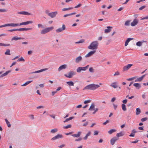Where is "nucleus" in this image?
<instances>
[{"instance_id": "nucleus-1", "label": "nucleus", "mask_w": 148, "mask_h": 148, "mask_svg": "<svg viewBox=\"0 0 148 148\" xmlns=\"http://www.w3.org/2000/svg\"><path fill=\"white\" fill-rule=\"evenodd\" d=\"M100 87V86L97 84H91L88 85L84 87V89L95 90Z\"/></svg>"}, {"instance_id": "nucleus-2", "label": "nucleus", "mask_w": 148, "mask_h": 148, "mask_svg": "<svg viewBox=\"0 0 148 148\" xmlns=\"http://www.w3.org/2000/svg\"><path fill=\"white\" fill-rule=\"evenodd\" d=\"M98 43L97 41L92 42L88 47V48L90 49H96L97 48Z\"/></svg>"}, {"instance_id": "nucleus-3", "label": "nucleus", "mask_w": 148, "mask_h": 148, "mask_svg": "<svg viewBox=\"0 0 148 148\" xmlns=\"http://www.w3.org/2000/svg\"><path fill=\"white\" fill-rule=\"evenodd\" d=\"M53 27H47L44 29H42L40 33L41 34H45L46 33H48L50 31L53 30Z\"/></svg>"}, {"instance_id": "nucleus-4", "label": "nucleus", "mask_w": 148, "mask_h": 148, "mask_svg": "<svg viewBox=\"0 0 148 148\" xmlns=\"http://www.w3.org/2000/svg\"><path fill=\"white\" fill-rule=\"evenodd\" d=\"M89 66L88 65L85 67H79L77 68L76 71L77 72L79 73L82 71H85L88 68Z\"/></svg>"}, {"instance_id": "nucleus-5", "label": "nucleus", "mask_w": 148, "mask_h": 148, "mask_svg": "<svg viewBox=\"0 0 148 148\" xmlns=\"http://www.w3.org/2000/svg\"><path fill=\"white\" fill-rule=\"evenodd\" d=\"M76 74V73L75 72L71 71L68 73V75L65 74L64 76L67 77L71 78L72 77L73 75H75Z\"/></svg>"}, {"instance_id": "nucleus-6", "label": "nucleus", "mask_w": 148, "mask_h": 148, "mask_svg": "<svg viewBox=\"0 0 148 148\" xmlns=\"http://www.w3.org/2000/svg\"><path fill=\"white\" fill-rule=\"evenodd\" d=\"M63 136L62 134H58L54 137L51 138V140L52 141L55 140H56L61 138H62Z\"/></svg>"}, {"instance_id": "nucleus-7", "label": "nucleus", "mask_w": 148, "mask_h": 148, "mask_svg": "<svg viewBox=\"0 0 148 148\" xmlns=\"http://www.w3.org/2000/svg\"><path fill=\"white\" fill-rule=\"evenodd\" d=\"M119 138L117 137H114L112 138L110 140V143L112 145H113L116 141L118 140Z\"/></svg>"}, {"instance_id": "nucleus-8", "label": "nucleus", "mask_w": 148, "mask_h": 148, "mask_svg": "<svg viewBox=\"0 0 148 148\" xmlns=\"http://www.w3.org/2000/svg\"><path fill=\"white\" fill-rule=\"evenodd\" d=\"M65 25L64 24H63L62 25V28H59L58 29H56V32L57 33H59L65 30Z\"/></svg>"}, {"instance_id": "nucleus-9", "label": "nucleus", "mask_w": 148, "mask_h": 148, "mask_svg": "<svg viewBox=\"0 0 148 148\" xmlns=\"http://www.w3.org/2000/svg\"><path fill=\"white\" fill-rule=\"evenodd\" d=\"M96 51L95 50L91 51L90 52L88 53L87 54L85 55V57L86 58L89 57L93 55L94 54H95L96 53Z\"/></svg>"}, {"instance_id": "nucleus-10", "label": "nucleus", "mask_w": 148, "mask_h": 148, "mask_svg": "<svg viewBox=\"0 0 148 148\" xmlns=\"http://www.w3.org/2000/svg\"><path fill=\"white\" fill-rule=\"evenodd\" d=\"M138 23V19H135L133 20V21L131 23V25L132 26H134L136 25H137V24Z\"/></svg>"}, {"instance_id": "nucleus-11", "label": "nucleus", "mask_w": 148, "mask_h": 148, "mask_svg": "<svg viewBox=\"0 0 148 148\" xmlns=\"http://www.w3.org/2000/svg\"><path fill=\"white\" fill-rule=\"evenodd\" d=\"M33 22L32 21H29L26 22H23L20 23H18V26L23 25H27L29 24L32 23Z\"/></svg>"}, {"instance_id": "nucleus-12", "label": "nucleus", "mask_w": 148, "mask_h": 148, "mask_svg": "<svg viewBox=\"0 0 148 148\" xmlns=\"http://www.w3.org/2000/svg\"><path fill=\"white\" fill-rule=\"evenodd\" d=\"M82 56H80L76 58L75 61L76 63H79L82 60Z\"/></svg>"}, {"instance_id": "nucleus-13", "label": "nucleus", "mask_w": 148, "mask_h": 148, "mask_svg": "<svg viewBox=\"0 0 148 148\" xmlns=\"http://www.w3.org/2000/svg\"><path fill=\"white\" fill-rule=\"evenodd\" d=\"M57 14V12H52L49 14L48 16L52 18H54L56 17Z\"/></svg>"}, {"instance_id": "nucleus-14", "label": "nucleus", "mask_w": 148, "mask_h": 148, "mask_svg": "<svg viewBox=\"0 0 148 148\" xmlns=\"http://www.w3.org/2000/svg\"><path fill=\"white\" fill-rule=\"evenodd\" d=\"M133 86L135 87L136 89L138 90L140 89L141 87L140 84L139 83H134L133 84Z\"/></svg>"}, {"instance_id": "nucleus-15", "label": "nucleus", "mask_w": 148, "mask_h": 148, "mask_svg": "<svg viewBox=\"0 0 148 148\" xmlns=\"http://www.w3.org/2000/svg\"><path fill=\"white\" fill-rule=\"evenodd\" d=\"M47 69H41L40 70L36 71L34 72H32L30 73V74H33V73H39L40 72H42L43 71H45L47 70Z\"/></svg>"}, {"instance_id": "nucleus-16", "label": "nucleus", "mask_w": 148, "mask_h": 148, "mask_svg": "<svg viewBox=\"0 0 148 148\" xmlns=\"http://www.w3.org/2000/svg\"><path fill=\"white\" fill-rule=\"evenodd\" d=\"M67 67L66 64H63L60 66L58 69V71H60L62 69H65Z\"/></svg>"}, {"instance_id": "nucleus-17", "label": "nucleus", "mask_w": 148, "mask_h": 148, "mask_svg": "<svg viewBox=\"0 0 148 148\" xmlns=\"http://www.w3.org/2000/svg\"><path fill=\"white\" fill-rule=\"evenodd\" d=\"M32 29V28H20L18 29H16L17 31H27L30 30Z\"/></svg>"}, {"instance_id": "nucleus-18", "label": "nucleus", "mask_w": 148, "mask_h": 148, "mask_svg": "<svg viewBox=\"0 0 148 148\" xmlns=\"http://www.w3.org/2000/svg\"><path fill=\"white\" fill-rule=\"evenodd\" d=\"M107 29H106L104 30V32L106 33H108L110 32L111 31V29L112 28V27L110 26H108L107 27Z\"/></svg>"}, {"instance_id": "nucleus-19", "label": "nucleus", "mask_w": 148, "mask_h": 148, "mask_svg": "<svg viewBox=\"0 0 148 148\" xmlns=\"http://www.w3.org/2000/svg\"><path fill=\"white\" fill-rule=\"evenodd\" d=\"M18 14H21L25 15H30L31 14L28 13L27 12L25 11H22L18 12Z\"/></svg>"}, {"instance_id": "nucleus-20", "label": "nucleus", "mask_w": 148, "mask_h": 148, "mask_svg": "<svg viewBox=\"0 0 148 148\" xmlns=\"http://www.w3.org/2000/svg\"><path fill=\"white\" fill-rule=\"evenodd\" d=\"M8 26L13 27L18 26V23H8Z\"/></svg>"}, {"instance_id": "nucleus-21", "label": "nucleus", "mask_w": 148, "mask_h": 148, "mask_svg": "<svg viewBox=\"0 0 148 148\" xmlns=\"http://www.w3.org/2000/svg\"><path fill=\"white\" fill-rule=\"evenodd\" d=\"M11 72V71L9 70L6 71L5 73L3 74H2L0 76V77L1 78L3 77H4L6 75H7L9 73H10Z\"/></svg>"}, {"instance_id": "nucleus-22", "label": "nucleus", "mask_w": 148, "mask_h": 148, "mask_svg": "<svg viewBox=\"0 0 148 148\" xmlns=\"http://www.w3.org/2000/svg\"><path fill=\"white\" fill-rule=\"evenodd\" d=\"M130 69V64L127 66H124L123 68V71H125L128 70Z\"/></svg>"}, {"instance_id": "nucleus-23", "label": "nucleus", "mask_w": 148, "mask_h": 148, "mask_svg": "<svg viewBox=\"0 0 148 148\" xmlns=\"http://www.w3.org/2000/svg\"><path fill=\"white\" fill-rule=\"evenodd\" d=\"M117 84V82H114L112 83L110 85V86L114 88H116L118 87V86L116 84Z\"/></svg>"}, {"instance_id": "nucleus-24", "label": "nucleus", "mask_w": 148, "mask_h": 148, "mask_svg": "<svg viewBox=\"0 0 148 148\" xmlns=\"http://www.w3.org/2000/svg\"><path fill=\"white\" fill-rule=\"evenodd\" d=\"M145 75H143V76H142L141 77L138 78L136 79L135 80V82H140L143 80V79L144 77L145 76Z\"/></svg>"}, {"instance_id": "nucleus-25", "label": "nucleus", "mask_w": 148, "mask_h": 148, "mask_svg": "<svg viewBox=\"0 0 148 148\" xmlns=\"http://www.w3.org/2000/svg\"><path fill=\"white\" fill-rule=\"evenodd\" d=\"M23 39V38H22L21 37H18L17 36H14L11 39V40L12 41L13 40H18Z\"/></svg>"}, {"instance_id": "nucleus-26", "label": "nucleus", "mask_w": 148, "mask_h": 148, "mask_svg": "<svg viewBox=\"0 0 148 148\" xmlns=\"http://www.w3.org/2000/svg\"><path fill=\"white\" fill-rule=\"evenodd\" d=\"M145 42L144 41L138 42L136 43V45L140 47L142 45L143 42Z\"/></svg>"}, {"instance_id": "nucleus-27", "label": "nucleus", "mask_w": 148, "mask_h": 148, "mask_svg": "<svg viewBox=\"0 0 148 148\" xmlns=\"http://www.w3.org/2000/svg\"><path fill=\"white\" fill-rule=\"evenodd\" d=\"M81 134V132H77V134H73L72 135V136L75 137H79L80 136Z\"/></svg>"}, {"instance_id": "nucleus-28", "label": "nucleus", "mask_w": 148, "mask_h": 148, "mask_svg": "<svg viewBox=\"0 0 148 148\" xmlns=\"http://www.w3.org/2000/svg\"><path fill=\"white\" fill-rule=\"evenodd\" d=\"M136 132H137L135 129L132 130V132L131 134H130V136L134 137V136Z\"/></svg>"}, {"instance_id": "nucleus-29", "label": "nucleus", "mask_w": 148, "mask_h": 148, "mask_svg": "<svg viewBox=\"0 0 148 148\" xmlns=\"http://www.w3.org/2000/svg\"><path fill=\"white\" fill-rule=\"evenodd\" d=\"M124 134V133L123 132H121L119 133H117L116 136L118 137H121L123 136Z\"/></svg>"}, {"instance_id": "nucleus-30", "label": "nucleus", "mask_w": 148, "mask_h": 148, "mask_svg": "<svg viewBox=\"0 0 148 148\" xmlns=\"http://www.w3.org/2000/svg\"><path fill=\"white\" fill-rule=\"evenodd\" d=\"M95 110V105L93 103L91 105L88 110Z\"/></svg>"}, {"instance_id": "nucleus-31", "label": "nucleus", "mask_w": 148, "mask_h": 148, "mask_svg": "<svg viewBox=\"0 0 148 148\" xmlns=\"http://www.w3.org/2000/svg\"><path fill=\"white\" fill-rule=\"evenodd\" d=\"M66 83L70 86H74V84L72 81L67 82H66Z\"/></svg>"}, {"instance_id": "nucleus-32", "label": "nucleus", "mask_w": 148, "mask_h": 148, "mask_svg": "<svg viewBox=\"0 0 148 148\" xmlns=\"http://www.w3.org/2000/svg\"><path fill=\"white\" fill-rule=\"evenodd\" d=\"M121 108L123 111H125L127 109L125 105L124 104H122L121 105Z\"/></svg>"}, {"instance_id": "nucleus-33", "label": "nucleus", "mask_w": 148, "mask_h": 148, "mask_svg": "<svg viewBox=\"0 0 148 148\" xmlns=\"http://www.w3.org/2000/svg\"><path fill=\"white\" fill-rule=\"evenodd\" d=\"M116 130L115 129H112L108 132V133L109 134H111L112 133L116 132Z\"/></svg>"}, {"instance_id": "nucleus-34", "label": "nucleus", "mask_w": 148, "mask_h": 148, "mask_svg": "<svg viewBox=\"0 0 148 148\" xmlns=\"http://www.w3.org/2000/svg\"><path fill=\"white\" fill-rule=\"evenodd\" d=\"M58 131V129L56 128H54L53 129H52L51 131L50 132L52 134H54L56 132Z\"/></svg>"}, {"instance_id": "nucleus-35", "label": "nucleus", "mask_w": 148, "mask_h": 148, "mask_svg": "<svg viewBox=\"0 0 148 148\" xmlns=\"http://www.w3.org/2000/svg\"><path fill=\"white\" fill-rule=\"evenodd\" d=\"M141 113V110L140 109L138 108L136 109V114L137 115Z\"/></svg>"}, {"instance_id": "nucleus-36", "label": "nucleus", "mask_w": 148, "mask_h": 148, "mask_svg": "<svg viewBox=\"0 0 148 148\" xmlns=\"http://www.w3.org/2000/svg\"><path fill=\"white\" fill-rule=\"evenodd\" d=\"M5 55H11L10 53V50L9 49L6 50V51L5 53Z\"/></svg>"}, {"instance_id": "nucleus-37", "label": "nucleus", "mask_w": 148, "mask_h": 148, "mask_svg": "<svg viewBox=\"0 0 148 148\" xmlns=\"http://www.w3.org/2000/svg\"><path fill=\"white\" fill-rule=\"evenodd\" d=\"M32 81H27L25 84L21 85V86H26L27 85H28V84H29L30 83L32 82Z\"/></svg>"}, {"instance_id": "nucleus-38", "label": "nucleus", "mask_w": 148, "mask_h": 148, "mask_svg": "<svg viewBox=\"0 0 148 148\" xmlns=\"http://www.w3.org/2000/svg\"><path fill=\"white\" fill-rule=\"evenodd\" d=\"M74 118V117H71L69 118L66 119L65 121H64V123H65L68 121L71 120L73 119Z\"/></svg>"}, {"instance_id": "nucleus-39", "label": "nucleus", "mask_w": 148, "mask_h": 148, "mask_svg": "<svg viewBox=\"0 0 148 148\" xmlns=\"http://www.w3.org/2000/svg\"><path fill=\"white\" fill-rule=\"evenodd\" d=\"M5 122H6V124L7 125L8 127H10V126H11V125H10V123L8 121V120L6 119H5Z\"/></svg>"}, {"instance_id": "nucleus-40", "label": "nucleus", "mask_w": 148, "mask_h": 148, "mask_svg": "<svg viewBox=\"0 0 148 148\" xmlns=\"http://www.w3.org/2000/svg\"><path fill=\"white\" fill-rule=\"evenodd\" d=\"M73 9V8L71 7L68 8H64L62 9V11H66V10H70L72 9Z\"/></svg>"}, {"instance_id": "nucleus-41", "label": "nucleus", "mask_w": 148, "mask_h": 148, "mask_svg": "<svg viewBox=\"0 0 148 148\" xmlns=\"http://www.w3.org/2000/svg\"><path fill=\"white\" fill-rule=\"evenodd\" d=\"M130 42V38H128L126 40L125 43V46H126L128 44V43Z\"/></svg>"}, {"instance_id": "nucleus-42", "label": "nucleus", "mask_w": 148, "mask_h": 148, "mask_svg": "<svg viewBox=\"0 0 148 148\" xmlns=\"http://www.w3.org/2000/svg\"><path fill=\"white\" fill-rule=\"evenodd\" d=\"M71 127V125H68L66 126H64L63 127V128L65 129H67L69 128H70Z\"/></svg>"}, {"instance_id": "nucleus-43", "label": "nucleus", "mask_w": 148, "mask_h": 148, "mask_svg": "<svg viewBox=\"0 0 148 148\" xmlns=\"http://www.w3.org/2000/svg\"><path fill=\"white\" fill-rule=\"evenodd\" d=\"M10 44H4L3 43H0V46H10Z\"/></svg>"}, {"instance_id": "nucleus-44", "label": "nucleus", "mask_w": 148, "mask_h": 148, "mask_svg": "<svg viewBox=\"0 0 148 148\" xmlns=\"http://www.w3.org/2000/svg\"><path fill=\"white\" fill-rule=\"evenodd\" d=\"M89 70V71L90 73H93L94 72V69L92 67L90 68Z\"/></svg>"}, {"instance_id": "nucleus-45", "label": "nucleus", "mask_w": 148, "mask_h": 148, "mask_svg": "<svg viewBox=\"0 0 148 148\" xmlns=\"http://www.w3.org/2000/svg\"><path fill=\"white\" fill-rule=\"evenodd\" d=\"M23 61V62L25 61L24 59L22 57H21V58L18 59L17 60V61H18V62H21V61Z\"/></svg>"}, {"instance_id": "nucleus-46", "label": "nucleus", "mask_w": 148, "mask_h": 148, "mask_svg": "<svg viewBox=\"0 0 148 148\" xmlns=\"http://www.w3.org/2000/svg\"><path fill=\"white\" fill-rule=\"evenodd\" d=\"M37 26H38V28H40V27H41L42 28H44V26L42 25V24H38L37 25Z\"/></svg>"}, {"instance_id": "nucleus-47", "label": "nucleus", "mask_w": 148, "mask_h": 148, "mask_svg": "<svg viewBox=\"0 0 148 148\" xmlns=\"http://www.w3.org/2000/svg\"><path fill=\"white\" fill-rule=\"evenodd\" d=\"M84 42V40L82 39V40H80L78 42H76L75 43L79 44V43H82L83 42Z\"/></svg>"}, {"instance_id": "nucleus-48", "label": "nucleus", "mask_w": 148, "mask_h": 148, "mask_svg": "<svg viewBox=\"0 0 148 148\" xmlns=\"http://www.w3.org/2000/svg\"><path fill=\"white\" fill-rule=\"evenodd\" d=\"M7 10L5 9H0V12H6Z\"/></svg>"}, {"instance_id": "nucleus-49", "label": "nucleus", "mask_w": 148, "mask_h": 148, "mask_svg": "<svg viewBox=\"0 0 148 148\" xmlns=\"http://www.w3.org/2000/svg\"><path fill=\"white\" fill-rule=\"evenodd\" d=\"M130 24V21L128 20L125 22V25L126 26H128Z\"/></svg>"}, {"instance_id": "nucleus-50", "label": "nucleus", "mask_w": 148, "mask_h": 148, "mask_svg": "<svg viewBox=\"0 0 148 148\" xmlns=\"http://www.w3.org/2000/svg\"><path fill=\"white\" fill-rule=\"evenodd\" d=\"M147 119V118L146 117H145V118H144L141 119V121L142 122H144V121H146Z\"/></svg>"}, {"instance_id": "nucleus-51", "label": "nucleus", "mask_w": 148, "mask_h": 148, "mask_svg": "<svg viewBox=\"0 0 148 148\" xmlns=\"http://www.w3.org/2000/svg\"><path fill=\"white\" fill-rule=\"evenodd\" d=\"M45 13L48 15V16L49 15V14L50 13H49V10H46L45 11Z\"/></svg>"}, {"instance_id": "nucleus-52", "label": "nucleus", "mask_w": 148, "mask_h": 148, "mask_svg": "<svg viewBox=\"0 0 148 148\" xmlns=\"http://www.w3.org/2000/svg\"><path fill=\"white\" fill-rule=\"evenodd\" d=\"M90 100H88L85 101H84V104H86V103H90Z\"/></svg>"}, {"instance_id": "nucleus-53", "label": "nucleus", "mask_w": 148, "mask_h": 148, "mask_svg": "<svg viewBox=\"0 0 148 148\" xmlns=\"http://www.w3.org/2000/svg\"><path fill=\"white\" fill-rule=\"evenodd\" d=\"M16 29H12L9 30L8 31L9 32H12L13 31H16Z\"/></svg>"}, {"instance_id": "nucleus-54", "label": "nucleus", "mask_w": 148, "mask_h": 148, "mask_svg": "<svg viewBox=\"0 0 148 148\" xmlns=\"http://www.w3.org/2000/svg\"><path fill=\"white\" fill-rule=\"evenodd\" d=\"M81 5H82V4L79 3V4L75 6L74 7V8H79V7H80Z\"/></svg>"}, {"instance_id": "nucleus-55", "label": "nucleus", "mask_w": 148, "mask_h": 148, "mask_svg": "<svg viewBox=\"0 0 148 148\" xmlns=\"http://www.w3.org/2000/svg\"><path fill=\"white\" fill-rule=\"evenodd\" d=\"M120 75V73L118 71H117L115 73L114 75V76L118 75Z\"/></svg>"}, {"instance_id": "nucleus-56", "label": "nucleus", "mask_w": 148, "mask_h": 148, "mask_svg": "<svg viewBox=\"0 0 148 148\" xmlns=\"http://www.w3.org/2000/svg\"><path fill=\"white\" fill-rule=\"evenodd\" d=\"M148 19V16L142 18L141 19V20H143L144 19Z\"/></svg>"}, {"instance_id": "nucleus-57", "label": "nucleus", "mask_w": 148, "mask_h": 148, "mask_svg": "<svg viewBox=\"0 0 148 148\" xmlns=\"http://www.w3.org/2000/svg\"><path fill=\"white\" fill-rule=\"evenodd\" d=\"M127 99H125L122 102L123 103V104H125L127 103Z\"/></svg>"}, {"instance_id": "nucleus-58", "label": "nucleus", "mask_w": 148, "mask_h": 148, "mask_svg": "<svg viewBox=\"0 0 148 148\" xmlns=\"http://www.w3.org/2000/svg\"><path fill=\"white\" fill-rule=\"evenodd\" d=\"M98 132L97 131H95L94 132V135H97L98 134Z\"/></svg>"}, {"instance_id": "nucleus-59", "label": "nucleus", "mask_w": 148, "mask_h": 148, "mask_svg": "<svg viewBox=\"0 0 148 148\" xmlns=\"http://www.w3.org/2000/svg\"><path fill=\"white\" fill-rule=\"evenodd\" d=\"M145 6H143L141 7L140 8H139V10H141L143 9H144L145 8Z\"/></svg>"}, {"instance_id": "nucleus-60", "label": "nucleus", "mask_w": 148, "mask_h": 148, "mask_svg": "<svg viewBox=\"0 0 148 148\" xmlns=\"http://www.w3.org/2000/svg\"><path fill=\"white\" fill-rule=\"evenodd\" d=\"M44 108V107L42 106H39L37 107H36L37 109H39L41 108Z\"/></svg>"}, {"instance_id": "nucleus-61", "label": "nucleus", "mask_w": 148, "mask_h": 148, "mask_svg": "<svg viewBox=\"0 0 148 148\" xmlns=\"http://www.w3.org/2000/svg\"><path fill=\"white\" fill-rule=\"evenodd\" d=\"M82 138H79L78 139H75V141H80L81 140H82Z\"/></svg>"}, {"instance_id": "nucleus-62", "label": "nucleus", "mask_w": 148, "mask_h": 148, "mask_svg": "<svg viewBox=\"0 0 148 148\" xmlns=\"http://www.w3.org/2000/svg\"><path fill=\"white\" fill-rule=\"evenodd\" d=\"M109 122V121L108 120H107L106 122H104L103 123V125H105L107 123H108Z\"/></svg>"}, {"instance_id": "nucleus-63", "label": "nucleus", "mask_w": 148, "mask_h": 148, "mask_svg": "<svg viewBox=\"0 0 148 148\" xmlns=\"http://www.w3.org/2000/svg\"><path fill=\"white\" fill-rule=\"evenodd\" d=\"M91 134V132L89 131L88 132V133H87V134H86V135L88 136H90V135Z\"/></svg>"}, {"instance_id": "nucleus-64", "label": "nucleus", "mask_w": 148, "mask_h": 148, "mask_svg": "<svg viewBox=\"0 0 148 148\" xmlns=\"http://www.w3.org/2000/svg\"><path fill=\"white\" fill-rule=\"evenodd\" d=\"M65 146V145L64 144H62L60 146H58L59 148H62L63 147H64Z\"/></svg>"}]
</instances>
